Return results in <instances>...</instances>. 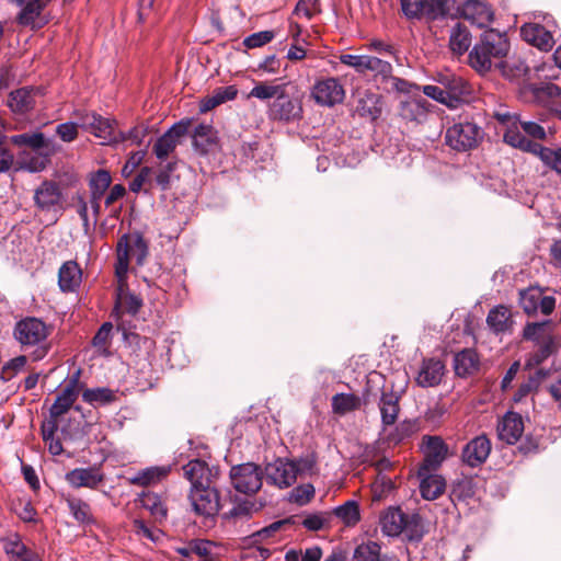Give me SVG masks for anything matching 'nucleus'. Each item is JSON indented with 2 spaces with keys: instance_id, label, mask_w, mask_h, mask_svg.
<instances>
[{
  "instance_id": "8fccbe9b",
  "label": "nucleus",
  "mask_w": 561,
  "mask_h": 561,
  "mask_svg": "<svg viewBox=\"0 0 561 561\" xmlns=\"http://www.w3.org/2000/svg\"><path fill=\"white\" fill-rule=\"evenodd\" d=\"M261 506H257L255 502L250 500H241L232 506V508L224 514L226 519H247L251 517L253 512H257Z\"/></svg>"
},
{
  "instance_id": "1a4fd4ad",
  "label": "nucleus",
  "mask_w": 561,
  "mask_h": 561,
  "mask_svg": "<svg viewBox=\"0 0 561 561\" xmlns=\"http://www.w3.org/2000/svg\"><path fill=\"white\" fill-rule=\"evenodd\" d=\"M190 502L193 511L205 517H214L220 508L219 493L210 484L191 486Z\"/></svg>"
},
{
  "instance_id": "412c9836",
  "label": "nucleus",
  "mask_w": 561,
  "mask_h": 561,
  "mask_svg": "<svg viewBox=\"0 0 561 561\" xmlns=\"http://www.w3.org/2000/svg\"><path fill=\"white\" fill-rule=\"evenodd\" d=\"M111 174L105 170H99L90 180V206L94 216V222L101 214V199L111 185Z\"/></svg>"
},
{
  "instance_id": "338daca9",
  "label": "nucleus",
  "mask_w": 561,
  "mask_h": 561,
  "mask_svg": "<svg viewBox=\"0 0 561 561\" xmlns=\"http://www.w3.org/2000/svg\"><path fill=\"white\" fill-rule=\"evenodd\" d=\"M274 37L275 33L273 31H260L247 36L243 39V45L249 49L259 48L272 42Z\"/></svg>"
},
{
  "instance_id": "20e7f679",
  "label": "nucleus",
  "mask_w": 561,
  "mask_h": 561,
  "mask_svg": "<svg viewBox=\"0 0 561 561\" xmlns=\"http://www.w3.org/2000/svg\"><path fill=\"white\" fill-rule=\"evenodd\" d=\"M78 118L80 127L101 139V145L121 144L123 137L118 136L116 119L103 117L95 112L78 113Z\"/></svg>"
},
{
  "instance_id": "de8ad7c7",
  "label": "nucleus",
  "mask_w": 561,
  "mask_h": 561,
  "mask_svg": "<svg viewBox=\"0 0 561 561\" xmlns=\"http://www.w3.org/2000/svg\"><path fill=\"white\" fill-rule=\"evenodd\" d=\"M360 399L353 393H336L332 398V409L335 413L345 414L359 408Z\"/></svg>"
},
{
  "instance_id": "ddd939ff",
  "label": "nucleus",
  "mask_w": 561,
  "mask_h": 561,
  "mask_svg": "<svg viewBox=\"0 0 561 561\" xmlns=\"http://www.w3.org/2000/svg\"><path fill=\"white\" fill-rule=\"evenodd\" d=\"M264 476L266 482L278 489H287L296 481L294 463L289 459L278 458L265 466Z\"/></svg>"
},
{
  "instance_id": "39448f33",
  "label": "nucleus",
  "mask_w": 561,
  "mask_h": 561,
  "mask_svg": "<svg viewBox=\"0 0 561 561\" xmlns=\"http://www.w3.org/2000/svg\"><path fill=\"white\" fill-rule=\"evenodd\" d=\"M133 255L138 265H142L148 255V243L141 234H136L133 243L129 242V236L123 234L116 245L115 273L119 279L126 277L129 259Z\"/></svg>"
},
{
  "instance_id": "f03ea898",
  "label": "nucleus",
  "mask_w": 561,
  "mask_h": 561,
  "mask_svg": "<svg viewBox=\"0 0 561 561\" xmlns=\"http://www.w3.org/2000/svg\"><path fill=\"white\" fill-rule=\"evenodd\" d=\"M13 334L23 347H36L32 353L33 360H41L48 354L50 348L47 342L49 331L44 321L33 317L22 319L16 322Z\"/></svg>"
},
{
  "instance_id": "4468645a",
  "label": "nucleus",
  "mask_w": 561,
  "mask_h": 561,
  "mask_svg": "<svg viewBox=\"0 0 561 561\" xmlns=\"http://www.w3.org/2000/svg\"><path fill=\"white\" fill-rule=\"evenodd\" d=\"M461 18L469 21L478 27L488 26L493 20V11L491 7L481 0H466L458 7Z\"/></svg>"
},
{
  "instance_id": "c756f323",
  "label": "nucleus",
  "mask_w": 561,
  "mask_h": 561,
  "mask_svg": "<svg viewBox=\"0 0 561 561\" xmlns=\"http://www.w3.org/2000/svg\"><path fill=\"white\" fill-rule=\"evenodd\" d=\"M513 323L511 310L503 305L495 306L486 316V324L495 334L511 332Z\"/></svg>"
},
{
  "instance_id": "393cba45",
  "label": "nucleus",
  "mask_w": 561,
  "mask_h": 561,
  "mask_svg": "<svg viewBox=\"0 0 561 561\" xmlns=\"http://www.w3.org/2000/svg\"><path fill=\"white\" fill-rule=\"evenodd\" d=\"M65 479L76 489H95L103 481V474L94 467L76 468L67 472Z\"/></svg>"
},
{
  "instance_id": "c85d7f7f",
  "label": "nucleus",
  "mask_w": 561,
  "mask_h": 561,
  "mask_svg": "<svg viewBox=\"0 0 561 561\" xmlns=\"http://www.w3.org/2000/svg\"><path fill=\"white\" fill-rule=\"evenodd\" d=\"M480 358L473 348H465L454 356V369L457 376L468 377L479 370Z\"/></svg>"
},
{
  "instance_id": "6e6552de",
  "label": "nucleus",
  "mask_w": 561,
  "mask_h": 561,
  "mask_svg": "<svg viewBox=\"0 0 561 561\" xmlns=\"http://www.w3.org/2000/svg\"><path fill=\"white\" fill-rule=\"evenodd\" d=\"M313 101L324 107H333L343 103L345 89L337 78L328 77L317 80L311 89Z\"/></svg>"
},
{
  "instance_id": "bb28decb",
  "label": "nucleus",
  "mask_w": 561,
  "mask_h": 561,
  "mask_svg": "<svg viewBox=\"0 0 561 561\" xmlns=\"http://www.w3.org/2000/svg\"><path fill=\"white\" fill-rule=\"evenodd\" d=\"M37 98V91L34 88H20L10 93L8 105L20 114H25L34 108Z\"/></svg>"
},
{
  "instance_id": "4be33fe9",
  "label": "nucleus",
  "mask_w": 561,
  "mask_h": 561,
  "mask_svg": "<svg viewBox=\"0 0 561 561\" xmlns=\"http://www.w3.org/2000/svg\"><path fill=\"white\" fill-rule=\"evenodd\" d=\"M522 37L542 51H549L554 45L550 31L538 23H526L520 28Z\"/></svg>"
},
{
  "instance_id": "864d4df0",
  "label": "nucleus",
  "mask_w": 561,
  "mask_h": 561,
  "mask_svg": "<svg viewBox=\"0 0 561 561\" xmlns=\"http://www.w3.org/2000/svg\"><path fill=\"white\" fill-rule=\"evenodd\" d=\"M294 463L296 479L312 476L317 472V458L313 454L290 460Z\"/></svg>"
},
{
  "instance_id": "a18cd8bd",
  "label": "nucleus",
  "mask_w": 561,
  "mask_h": 561,
  "mask_svg": "<svg viewBox=\"0 0 561 561\" xmlns=\"http://www.w3.org/2000/svg\"><path fill=\"white\" fill-rule=\"evenodd\" d=\"M286 84H268L260 82L255 84L249 93V98H255L261 101L276 100L285 90Z\"/></svg>"
},
{
  "instance_id": "09e8293b",
  "label": "nucleus",
  "mask_w": 561,
  "mask_h": 561,
  "mask_svg": "<svg viewBox=\"0 0 561 561\" xmlns=\"http://www.w3.org/2000/svg\"><path fill=\"white\" fill-rule=\"evenodd\" d=\"M449 12L447 0H423V16L428 21L445 18Z\"/></svg>"
},
{
  "instance_id": "f257e3e1",
  "label": "nucleus",
  "mask_w": 561,
  "mask_h": 561,
  "mask_svg": "<svg viewBox=\"0 0 561 561\" xmlns=\"http://www.w3.org/2000/svg\"><path fill=\"white\" fill-rule=\"evenodd\" d=\"M508 49L510 43L504 33L494 28L486 30L469 53V64L477 71L486 72L491 69L493 59L505 57Z\"/></svg>"
},
{
  "instance_id": "49530a36",
  "label": "nucleus",
  "mask_w": 561,
  "mask_h": 561,
  "mask_svg": "<svg viewBox=\"0 0 561 561\" xmlns=\"http://www.w3.org/2000/svg\"><path fill=\"white\" fill-rule=\"evenodd\" d=\"M381 547L375 541L358 545L353 553V561H380Z\"/></svg>"
},
{
  "instance_id": "b1692460",
  "label": "nucleus",
  "mask_w": 561,
  "mask_h": 561,
  "mask_svg": "<svg viewBox=\"0 0 561 561\" xmlns=\"http://www.w3.org/2000/svg\"><path fill=\"white\" fill-rule=\"evenodd\" d=\"M445 374V365L440 359L427 358L422 362L416 383L423 388L435 387L440 383Z\"/></svg>"
},
{
  "instance_id": "79ce46f5",
  "label": "nucleus",
  "mask_w": 561,
  "mask_h": 561,
  "mask_svg": "<svg viewBox=\"0 0 561 561\" xmlns=\"http://www.w3.org/2000/svg\"><path fill=\"white\" fill-rule=\"evenodd\" d=\"M446 92L455 99V108L463 96L469 94V85L460 77H446L440 81Z\"/></svg>"
},
{
  "instance_id": "f3484780",
  "label": "nucleus",
  "mask_w": 561,
  "mask_h": 561,
  "mask_svg": "<svg viewBox=\"0 0 561 561\" xmlns=\"http://www.w3.org/2000/svg\"><path fill=\"white\" fill-rule=\"evenodd\" d=\"M300 114L301 105L293 100L285 90L268 107V116L272 119L289 122L299 118Z\"/></svg>"
},
{
  "instance_id": "7c9ffc66",
  "label": "nucleus",
  "mask_w": 561,
  "mask_h": 561,
  "mask_svg": "<svg viewBox=\"0 0 561 561\" xmlns=\"http://www.w3.org/2000/svg\"><path fill=\"white\" fill-rule=\"evenodd\" d=\"M431 103L423 99H410L401 103L400 115L408 121L422 124L426 121Z\"/></svg>"
},
{
  "instance_id": "bf43d9fd",
  "label": "nucleus",
  "mask_w": 561,
  "mask_h": 561,
  "mask_svg": "<svg viewBox=\"0 0 561 561\" xmlns=\"http://www.w3.org/2000/svg\"><path fill=\"white\" fill-rule=\"evenodd\" d=\"M369 58H370V55H352V54H342L339 57L341 64L353 68L359 75H365L368 72Z\"/></svg>"
},
{
  "instance_id": "4d7b16f0",
  "label": "nucleus",
  "mask_w": 561,
  "mask_h": 561,
  "mask_svg": "<svg viewBox=\"0 0 561 561\" xmlns=\"http://www.w3.org/2000/svg\"><path fill=\"white\" fill-rule=\"evenodd\" d=\"M213 142V127L207 124H199L193 134V146L202 151H207V146Z\"/></svg>"
},
{
  "instance_id": "e2e57ef3",
  "label": "nucleus",
  "mask_w": 561,
  "mask_h": 561,
  "mask_svg": "<svg viewBox=\"0 0 561 561\" xmlns=\"http://www.w3.org/2000/svg\"><path fill=\"white\" fill-rule=\"evenodd\" d=\"M11 140L14 145L26 146L35 150H38L45 146V137L42 133L19 134L12 136Z\"/></svg>"
},
{
  "instance_id": "9d476101",
  "label": "nucleus",
  "mask_w": 561,
  "mask_h": 561,
  "mask_svg": "<svg viewBox=\"0 0 561 561\" xmlns=\"http://www.w3.org/2000/svg\"><path fill=\"white\" fill-rule=\"evenodd\" d=\"M420 448L424 458L419 469L424 471L438 470L448 458V445L439 436L424 435Z\"/></svg>"
},
{
  "instance_id": "9b49d317",
  "label": "nucleus",
  "mask_w": 561,
  "mask_h": 561,
  "mask_svg": "<svg viewBox=\"0 0 561 561\" xmlns=\"http://www.w3.org/2000/svg\"><path fill=\"white\" fill-rule=\"evenodd\" d=\"M190 122H178L173 124L153 145L152 151L157 159L164 161L182 142L188 133Z\"/></svg>"
},
{
  "instance_id": "ea45409f",
  "label": "nucleus",
  "mask_w": 561,
  "mask_h": 561,
  "mask_svg": "<svg viewBox=\"0 0 561 561\" xmlns=\"http://www.w3.org/2000/svg\"><path fill=\"white\" fill-rule=\"evenodd\" d=\"M139 502L157 520L167 518L168 510L158 494L153 492H142Z\"/></svg>"
},
{
  "instance_id": "2f4dec72",
  "label": "nucleus",
  "mask_w": 561,
  "mask_h": 561,
  "mask_svg": "<svg viewBox=\"0 0 561 561\" xmlns=\"http://www.w3.org/2000/svg\"><path fill=\"white\" fill-rule=\"evenodd\" d=\"M184 477L191 482V486L210 484L211 471L208 465L201 459L188 461L184 467Z\"/></svg>"
},
{
  "instance_id": "f8f14e48",
  "label": "nucleus",
  "mask_w": 561,
  "mask_h": 561,
  "mask_svg": "<svg viewBox=\"0 0 561 561\" xmlns=\"http://www.w3.org/2000/svg\"><path fill=\"white\" fill-rule=\"evenodd\" d=\"M81 370H76L68 379L66 386L56 397L49 409L50 419H58L66 414L73 405L79 396Z\"/></svg>"
},
{
  "instance_id": "7ed1b4c3",
  "label": "nucleus",
  "mask_w": 561,
  "mask_h": 561,
  "mask_svg": "<svg viewBox=\"0 0 561 561\" xmlns=\"http://www.w3.org/2000/svg\"><path fill=\"white\" fill-rule=\"evenodd\" d=\"M422 518L419 514H404L399 507H388L380 515L379 524L383 535L397 537L404 533L408 538L421 537Z\"/></svg>"
},
{
  "instance_id": "58836bf2",
  "label": "nucleus",
  "mask_w": 561,
  "mask_h": 561,
  "mask_svg": "<svg viewBox=\"0 0 561 561\" xmlns=\"http://www.w3.org/2000/svg\"><path fill=\"white\" fill-rule=\"evenodd\" d=\"M548 370L537 369L528 379L520 383L513 396L515 403L523 402L530 393L537 391L542 380L548 376Z\"/></svg>"
},
{
  "instance_id": "a878e982",
  "label": "nucleus",
  "mask_w": 561,
  "mask_h": 561,
  "mask_svg": "<svg viewBox=\"0 0 561 561\" xmlns=\"http://www.w3.org/2000/svg\"><path fill=\"white\" fill-rule=\"evenodd\" d=\"M399 400V396L392 391L382 392L378 402V408L381 415L383 431H386L387 427L394 425L397 422L400 412Z\"/></svg>"
},
{
  "instance_id": "6ab92c4d",
  "label": "nucleus",
  "mask_w": 561,
  "mask_h": 561,
  "mask_svg": "<svg viewBox=\"0 0 561 561\" xmlns=\"http://www.w3.org/2000/svg\"><path fill=\"white\" fill-rule=\"evenodd\" d=\"M524 421L520 414L508 411L497 424V436L506 444H515L524 433Z\"/></svg>"
},
{
  "instance_id": "2eb2a0df",
  "label": "nucleus",
  "mask_w": 561,
  "mask_h": 561,
  "mask_svg": "<svg viewBox=\"0 0 561 561\" xmlns=\"http://www.w3.org/2000/svg\"><path fill=\"white\" fill-rule=\"evenodd\" d=\"M491 453V442L486 435H479L466 444L461 453L462 461L471 468L479 467Z\"/></svg>"
},
{
  "instance_id": "5701e85b",
  "label": "nucleus",
  "mask_w": 561,
  "mask_h": 561,
  "mask_svg": "<svg viewBox=\"0 0 561 561\" xmlns=\"http://www.w3.org/2000/svg\"><path fill=\"white\" fill-rule=\"evenodd\" d=\"M1 541L10 561H42L36 552L23 543L18 534H9Z\"/></svg>"
},
{
  "instance_id": "dca6fc26",
  "label": "nucleus",
  "mask_w": 561,
  "mask_h": 561,
  "mask_svg": "<svg viewBox=\"0 0 561 561\" xmlns=\"http://www.w3.org/2000/svg\"><path fill=\"white\" fill-rule=\"evenodd\" d=\"M382 96L370 90L358 92L355 100V113L371 122L378 119L382 113Z\"/></svg>"
},
{
  "instance_id": "13d9d810",
  "label": "nucleus",
  "mask_w": 561,
  "mask_h": 561,
  "mask_svg": "<svg viewBox=\"0 0 561 561\" xmlns=\"http://www.w3.org/2000/svg\"><path fill=\"white\" fill-rule=\"evenodd\" d=\"M26 363L27 357L25 355H20L10 359L2 366L0 379L4 382L11 380L14 376L24 369Z\"/></svg>"
},
{
  "instance_id": "4c0bfd02",
  "label": "nucleus",
  "mask_w": 561,
  "mask_h": 561,
  "mask_svg": "<svg viewBox=\"0 0 561 561\" xmlns=\"http://www.w3.org/2000/svg\"><path fill=\"white\" fill-rule=\"evenodd\" d=\"M116 399V391L107 387L88 388L82 392V400L93 407L107 405Z\"/></svg>"
},
{
  "instance_id": "e433bc0d",
  "label": "nucleus",
  "mask_w": 561,
  "mask_h": 561,
  "mask_svg": "<svg viewBox=\"0 0 561 561\" xmlns=\"http://www.w3.org/2000/svg\"><path fill=\"white\" fill-rule=\"evenodd\" d=\"M518 126L520 125L514 124L506 128L503 135L504 141L514 148H518L534 154L536 151L535 147H538L539 144L529 140L524 134L520 133Z\"/></svg>"
},
{
  "instance_id": "0e129e2a",
  "label": "nucleus",
  "mask_w": 561,
  "mask_h": 561,
  "mask_svg": "<svg viewBox=\"0 0 561 561\" xmlns=\"http://www.w3.org/2000/svg\"><path fill=\"white\" fill-rule=\"evenodd\" d=\"M148 133H149V126L147 124L141 123V124L134 126L128 131L119 130L118 136L122 135V137H123L121 144L125 142V141H129L131 145H140L144 141V139Z\"/></svg>"
},
{
  "instance_id": "f704fd0d",
  "label": "nucleus",
  "mask_w": 561,
  "mask_h": 561,
  "mask_svg": "<svg viewBox=\"0 0 561 561\" xmlns=\"http://www.w3.org/2000/svg\"><path fill=\"white\" fill-rule=\"evenodd\" d=\"M237 94L238 90L234 85L217 88L211 95H208L201 101L199 111L202 113L211 111L225 102L236 99Z\"/></svg>"
},
{
  "instance_id": "c9c22d12",
  "label": "nucleus",
  "mask_w": 561,
  "mask_h": 561,
  "mask_svg": "<svg viewBox=\"0 0 561 561\" xmlns=\"http://www.w3.org/2000/svg\"><path fill=\"white\" fill-rule=\"evenodd\" d=\"M471 45V34L461 23L454 25L449 33V47L454 54H465Z\"/></svg>"
},
{
  "instance_id": "37998d69",
  "label": "nucleus",
  "mask_w": 561,
  "mask_h": 561,
  "mask_svg": "<svg viewBox=\"0 0 561 561\" xmlns=\"http://www.w3.org/2000/svg\"><path fill=\"white\" fill-rule=\"evenodd\" d=\"M68 508L73 518L82 524L93 523L90 505L81 499L68 496L66 499Z\"/></svg>"
},
{
  "instance_id": "774afa93",
  "label": "nucleus",
  "mask_w": 561,
  "mask_h": 561,
  "mask_svg": "<svg viewBox=\"0 0 561 561\" xmlns=\"http://www.w3.org/2000/svg\"><path fill=\"white\" fill-rule=\"evenodd\" d=\"M538 350L531 355V363L534 365H540L543 363L549 356L552 355L556 348L554 339H546L542 342H539Z\"/></svg>"
},
{
  "instance_id": "603ef678",
  "label": "nucleus",
  "mask_w": 561,
  "mask_h": 561,
  "mask_svg": "<svg viewBox=\"0 0 561 561\" xmlns=\"http://www.w3.org/2000/svg\"><path fill=\"white\" fill-rule=\"evenodd\" d=\"M502 73L510 78H520L528 76L529 68L520 58H513L501 62Z\"/></svg>"
},
{
  "instance_id": "680f3d73",
  "label": "nucleus",
  "mask_w": 561,
  "mask_h": 561,
  "mask_svg": "<svg viewBox=\"0 0 561 561\" xmlns=\"http://www.w3.org/2000/svg\"><path fill=\"white\" fill-rule=\"evenodd\" d=\"M415 421L405 420L396 426L393 432L388 435V440L393 444H399L404 439L411 437L416 432Z\"/></svg>"
},
{
  "instance_id": "5fc2aeb1",
  "label": "nucleus",
  "mask_w": 561,
  "mask_h": 561,
  "mask_svg": "<svg viewBox=\"0 0 561 561\" xmlns=\"http://www.w3.org/2000/svg\"><path fill=\"white\" fill-rule=\"evenodd\" d=\"M549 322L529 323L524 329V337L534 342H542L546 339H554L548 331Z\"/></svg>"
},
{
  "instance_id": "052dcab7",
  "label": "nucleus",
  "mask_w": 561,
  "mask_h": 561,
  "mask_svg": "<svg viewBox=\"0 0 561 561\" xmlns=\"http://www.w3.org/2000/svg\"><path fill=\"white\" fill-rule=\"evenodd\" d=\"M421 90L427 98H431L450 108H455V99L446 92L444 87L442 88L439 85L427 84L421 87Z\"/></svg>"
},
{
  "instance_id": "473e14b6",
  "label": "nucleus",
  "mask_w": 561,
  "mask_h": 561,
  "mask_svg": "<svg viewBox=\"0 0 561 561\" xmlns=\"http://www.w3.org/2000/svg\"><path fill=\"white\" fill-rule=\"evenodd\" d=\"M141 306L142 299L139 296L125 290L123 287H119L112 316L116 320L121 317L122 312H127L131 316H135L140 310Z\"/></svg>"
},
{
  "instance_id": "6e6d98bb",
  "label": "nucleus",
  "mask_w": 561,
  "mask_h": 561,
  "mask_svg": "<svg viewBox=\"0 0 561 561\" xmlns=\"http://www.w3.org/2000/svg\"><path fill=\"white\" fill-rule=\"evenodd\" d=\"M540 295L541 290L538 288H528L520 291L519 304L527 314L538 312Z\"/></svg>"
},
{
  "instance_id": "a211bd4d",
  "label": "nucleus",
  "mask_w": 561,
  "mask_h": 561,
  "mask_svg": "<svg viewBox=\"0 0 561 561\" xmlns=\"http://www.w3.org/2000/svg\"><path fill=\"white\" fill-rule=\"evenodd\" d=\"M34 202L42 211L55 210L61 204L59 185L53 181H44L34 192Z\"/></svg>"
},
{
  "instance_id": "aec40b11",
  "label": "nucleus",
  "mask_w": 561,
  "mask_h": 561,
  "mask_svg": "<svg viewBox=\"0 0 561 561\" xmlns=\"http://www.w3.org/2000/svg\"><path fill=\"white\" fill-rule=\"evenodd\" d=\"M437 470H417L420 479V492L423 499L433 501L439 497L446 488L445 479L436 473Z\"/></svg>"
},
{
  "instance_id": "423d86ee",
  "label": "nucleus",
  "mask_w": 561,
  "mask_h": 561,
  "mask_svg": "<svg viewBox=\"0 0 561 561\" xmlns=\"http://www.w3.org/2000/svg\"><path fill=\"white\" fill-rule=\"evenodd\" d=\"M483 137L484 131L478 124L469 121L457 122L446 129L445 142L461 152L476 148Z\"/></svg>"
},
{
  "instance_id": "69168bd1",
  "label": "nucleus",
  "mask_w": 561,
  "mask_h": 561,
  "mask_svg": "<svg viewBox=\"0 0 561 561\" xmlns=\"http://www.w3.org/2000/svg\"><path fill=\"white\" fill-rule=\"evenodd\" d=\"M368 72H373L383 80L392 78V65L389 61L382 60L378 57L370 56L368 60Z\"/></svg>"
},
{
  "instance_id": "3c124183",
  "label": "nucleus",
  "mask_w": 561,
  "mask_h": 561,
  "mask_svg": "<svg viewBox=\"0 0 561 561\" xmlns=\"http://www.w3.org/2000/svg\"><path fill=\"white\" fill-rule=\"evenodd\" d=\"M215 548L214 542L204 539H197L190 542L187 549H182L180 552L184 556L194 553L203 559V561H211L213 550Z\"/></svg>"
},
{
  "instance_id": "cd10ccee",
  "label": "nucleus",
  "mask_w": 561,
  "mask_h": 561,
  "mask_svg": "<svg viewBox=\"0 0 561 561\" xmlns=\"http://www.w3.org/2000/svg\"><path fill=\"white\" fill-rule=\"evenodd\" d=\"M82 272L75 261L65 262L58 272V285L64 293L75 291L81 284Z\"/></svg>"
},
{
  "instance_id": "72a5a7b5",
  "label": "nucleus",
  "mask_w": 561,
  "mask_h": 561,
  "mask_svg": "<svg viewBox=\"0 0 561 561\" xmlns=\"http://www.w3.org/2000/svg\"><path fill=\"white\" fill-rule=\"evenodd\" d=\"M170 470L169 466L148 467L129 477L128 481L134 485L149 486L163 480Z\"/></svg>"
},
{
  "instance_id": "c03bdc74",
  "label": "nucleus",
  "mask_w": 561,
  "mask_h": 561,
  "mask_svg": "<svg viewBox=\"0 0 561 561\" xmlns=\"http://www.w3.org/2000/svg\"><path fill=\"white\" fill-rule=\"evenodd\" d=\"M334 514L347 526H354L360 519L359 506L354 500L346 501L344 504L335 507Z\"/></svg>"
},
{
  "instance_id": "0eeeda50",
  "label": "nucleus",
  "mask_w": 561,
  "mask_h": 561,
  "mask_svg": "<svg viewBox=\"0 0 561 561\" xmlns=\"http://www.w3.org/2000/svg\"><path fill=\"white\" fill-rule=\"evenodd\" d=\"M264 471L254 462L232 466L229 479L233 489L243 494H255L262 486Z\"/></svg>"
},
{
  "instance_id": "a19ab883",
  "label": "nucleus",
  "mask_w": 561,
  "mask_h": 561,
  "mask_svg": "<svg viewBox=\"0 0 561 561\" xmlns=\"http://www.w3.org/2000/svg\"><path fill=\"white\" fill-rule=\"evenodd\" d=\"M535 149L534 154L538 157L546 167L561 175V147L549 148L539 144Z\"/></svg>"
}]
</instances>
